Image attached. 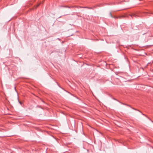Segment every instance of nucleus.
<instances>
[{
  "mask_svg": "<svg viewBox=\"0 0 153 153\" xmlns=\"http://www.w3.org/2000/svg\"><path fill=\"white\" fill-rule=\"evenodd\" d=\"M132 108L133 109H134V110H135L138 111H139L141 113V114H142V115H144V116H145L146 117V115H145V114H143L142 112H141L140 111H139V110H137V109H135V108Z\"/></svg>",
  "mask_w": 153,
  "mask_h": 153,
  "instance_id": "1",
  "label": "nucleus"
},
{
  "mask_svg": "<svg viewBox=\"0 0 153 153\" xmlns=\"http://www.w3.org/2000/svg\"><path fill=\"white\" fill-rule=\"evenodd\" d=\"M40 4H38L36 6V7H35V8H36L37 7H38Z\"/></svg>",
  "mask_w": 153,
  "mask_h": 153,
  "instance_id": "2",
  "label": "nucleus"
},
{
  "mask_svg": "<svg viewBox=\"0 0 153 153\" xmlns=\"http://www.w3.org/2000/svg\"><path fill=\"white\" fill-rule=\"evenodd\" d=\"M18 101H19V103L21 104V105H22V102L20 101L19 100H18Z\"/></svg>",
  "mask_w": 153,
  "mask_h": 153,
  "instance_id": "3",
  "label": "nucleus"
},
{
  "mask_svg": "<svg viewBox=\"0 0 153 153\" xmlns=\"http://www.w3.org/2000/svg\"><path fill=\"white\" fill-rule=\"evenodd\" d=\"M110 15H111V17H112V15H111V13H110Z\"/></svg>",
  "mask_w": 153,
  "mask_h": 153,
  "instance_id": "4",
  "label": "nucleus"
},
{
  "mask_svg": "<svg viewBox=\"0 0 153 153\" xmlns=\"http://www.w3.org/2000/svg\"><path fill=\"white\" fill-rule=\"evenodd\" d=\"M82 7V8H86V7Z\"/></svg>",
  "mask_w": 153,
  "mask_h": 153,
  "instance_id": "5",
  "label": "nucleus"
}]
</instances>
